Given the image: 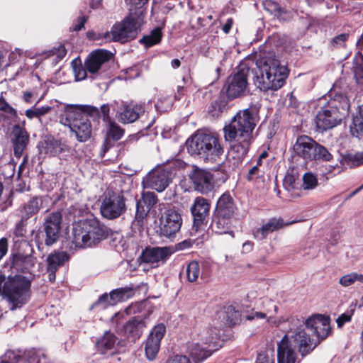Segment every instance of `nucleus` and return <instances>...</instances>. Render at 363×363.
I'll return each instance as SVG.
<instances>
[{
	"label": "nucleus",
	"mask_w": 363,
	"mask_h": 363,
	"mask_svg": "<svg viewBox=\"0 0 363 363\" xmlns=\"http://www.w3.org/2000/svg\"><path fill=\"white\" fill-rule=\"evenodd\" d=\"M259 121L258 111L247 108L240 110L225 124L223 130L224 139L233 143L228 151L226 157L233 162L234 167L242 164L247 156L253 140V131Z\"/></svg>",
	"instance_id": "nucleus-1"
},
{
	"label": "nucleus",
	"mask_w": 363,
	"mask_h": 363,
	"mask_svg": "<svg viewBox=\"0 0 363 363\" xmlns=\"http://www.w3.org/2000/svg\"><path fill=\"white\" fill-rule=\"evenodd\" d=\"M89 116L100 118L99 110L90 105H72L65 106L60 116V122L69 127L79 143L88 141L92 135V126Z\"/></svg>",
	"instance_id": "nucleus-2"
},
{
	"label": "nucleus",
	"mask_w": 363,
	"mask_h": 363,
	"mask_svg": "<svg viewBox=\"0 0 363 363\" xmlns=\"http://www.w3.org/2000/svg\"><path fill=\"white\" fill-rule=\"evenodd\" d=\"M305 325L306 328L313 329L317 340L313 341L305 329L297 328L293 332L292 340L302 358L311 354L321 342L333 334L328 315L315 314L306 320Z\"/></svg>",
	"instance_id": "nucleus-3"
},
{
	"label": "nucleus",
	"mask_w": 363,
	"mask_h": 363,
	"mask_svg": "<svg viewBox=\"0 0 363 363\" xmlns=\"http://www.w3.org/2000/svg\"><path fill=\"white\" fill-rule=\"evenodd\" d=\"M111 234V229L96 218L79 220L73 224L72 243L76 248L92 247Z\"/></svg>",
	"instance_id": "nucleus-4"
},
{
	"label": "nucleus",
	"mask_w": 363,
	"mask_h": 363,
	"mask_svg": "<svg viewBox=\"0 0 363 363\" xmlns=\"http://www.w3.org/2000/svg\"><path fill=\"white\" fill-rule=\"evenodd\" d=\"M32 280L22 274H0V296L8 303L10 311L22 308L31 297Z\"/></svg>",
	"instance_id": "nucleus-5"
},
{
	"label": "nucleus",
	"mask_w": 363,
	"mask_h": 363,
	"mask_svg": "<svg viewBox=\"0 0 363 363\" xmlns=\"http://www.w3.org/2000/svg\"><path fill=\"white\" fill-rule=\"evenodd\" d=\"M262 75L255 77V84L260 89L278 90L286 83L289 69L285 65H281L279 60L273 56H264L257 62Z\"/></svg>",
	"instance_id": "nucleus-6"
},
{
	"label": "nucleus",
	"mask_w": 363,
	"mask_h": 363,
	"mask_svg": "<svg viewBox=\"0 0 363 363\" xmlns=\"http://www.w3.org/2000/svg\"><path fill=\"white\" fill-rule=\"evenodd\" d=\"M188 152L199 156L206 162H213L224 152L220 139L217 134L196 131L186 141Z\"/></svg>",
	"instance_id": "nucleus-7"
},
{
	"label": "nucleus",
	"mask_w": 363,
	"mask_h": 363,
	"mask_svg": "<svg viewBox=\"0 0 363 363\" xmlns=\"http://www.w3.org/2000/svg\"><path fill=\"white\" fill-rule=\"evenodd\" d=\"M349 108V99L346 95L336 94L316 115L317 128L321 130H327L340 124Z\"/></svg>",
	"instance_id": "nucleus-8"
},
{
	"label": "nucleus",
	"mask_w": 363,
	"mask_h": 363,
	"mask_svg": "<svg viewBox=\"0 0 363 363\" xmlns=\"http://www.w3.org/2000/svg\"><path fill=\"white\" fill-rule=\"evenodd\" d=\"M294 156L298 157L308 164L311 162H330L333 157L328 150L312 138L301 135L293 145Z\"/></svg>",
	"instance_id": "nucleus-9"
},
{
	"label": "nucleus",
	"mask_w": 363,
	"mask_h": 363,
	"mask_svg": "<svg viewBox=\"0 0 363 363\" xmlns=\"http://www.w3.org/2000/svg\"><path fill=\"white\" fill-rule=\"evenodd\" d=\"M62 215L59 211L52 212L44 220L43 229H39L34 235V241L38 248L52 246L60 239Z\"/></svg>",
	"instance_id": "nucleus-10"
},
{
	"label": "nucleus",
	"mask_w": 363,
	"mask_h": 363,
	"mask_svg": "<svg viewBox=\"0 0 363 363\" xmlns=\"http://www.w3.org/2000/svg\"><path fill=\"white\" fill-rule=\"evenodd\" d=\"M185 164L182 160L176 159L169 162L162 168L152 172L147 178V186L158 192L163 191L169 186L177 171L184 169Z\"/></svg>",
	"instance_id": "nucleus-11"
},
{
	"label": "nucleus",
	"mask_w": 363,
	"mask_h": 363,
	"mask_svg": "<svg viewBox=\"0 0 363 363\" xmlns=\"http://www.w3.org/2000/svg\"><path fill=\"white\" fill-rule=\"evenodd\" d=\"M182 218L179 210L174 206L164 209L159 218V224L156 230L161 238L172 239L180 230Z\"/></svg>",
	"instance_id": "nucleus-12"
},
{
	"label": "nucleus",
	"mask_w": 363,
	"mask_h": 363,
	"mask_svg": "<svg viewBox=\"0 0 363 363\" xmlns=\"http://www.w3.org/2000/svg\"><path fill=\"white\" fill-rule=\"evenodd\" d=\"M127 211L126 199L123 191H108L103 199L100 213L107 220H115L121 217Z\"/></svg>",
	"instance_id": "nucleus-13"
},
{
	"label": "nucleus",
	"mask_w": 363,
	"mask_h": 363,
	"mask_svg": "<svg viewBox=\"0 0 363 363\" xmlns=\"http://www.w3.org/2000/svg\"><path fill=\"white\" fill-rule=\"evenodd\" d=\"M140 26L139 18L130 13L121 22L112 26L110 31L111 41L124 43L134 40L138 36Z\"/></svg>",
	"instance_id": "nucleus-14"
},
{
	"label": "nucleus",
	"mask_w": 363,
	"mask_h": 363,
	"mask_svg": "<svg viewBox=\"0 0 363 363\" xmlns=\"http://www.w3.org/2000/svg\"><path fill=\"white\" fill-rule=\"evenodd\" d=\"M250 72H253V70L245 63H241L238 66L237 71L228 78L225 94L228 99L233 100L245 94Z\"/></svg>",
	"instance_id": "nucleus-15"
},
{
	"label": "nucleus",
	"mask_w": 363,
	"mask_h": 363,
	"mask_svg": "<svg viewBox=\"0 0 363 363\" xmlns=\"http://www.w3.org/2000/svg\"><path fill=\"white\" fill-rule=\"evenodd\" d=\"M123 316V315L120 313H116L111 321L113 323H116L117 333L119 335L125 336L133 342H135L137 340L140 339L147 327L146 318L140 315L132 317L120 328L118 318Z\"/></svg>",
	"instance_id": "nucleus-16"
},
{
	"label": "nucleus",
	"mask_w": 363,
	"mask_h": 363,
	"mask_svg": "<svg viewBox=\"0 0 363 363\" xmlns=\"http://www.w3.org/2000/svg\"><path fill=\"white\" fill-rule=\"evenodd\" d=\"M210 336L205 339V344L211 347L213 345L214 349H204L199 343H190L188 345V350L191 358L196 362H202L210 357L213 352L218 350L216 347L220 339V334L216 328H210L208 330Z\"/></svg>",
	"instance_id": "nucleus-17"
},
{
	"label": "nucleus",
	"mask_w": 363,
	"mask_h": 363,
	"mask_svg": "<svg viewBox=\"0 0 363 363\" xmlns=\"http://www.w3.org/2000/svg\"><path fill=\"white\" fill-rule=\"evenodd\" d=\"M33 252L32 245L26 240L21 241L17 252L10 257L11 268L23 272L24 269L34 266L35 258L32 255Z\"/></svg>",
	"instance_id": "nucleus-18"
},
{
	"label": "nucleus",
	"mask_w": 363,
	"mask_h": 363,
	"mask_svg": "<svg viewBox=\"0 0 363 363\" xmlns=\"http://www.w3.org/2000/svg\"><path fill=\"white\" fill-rule=\"evenodd\" d=\"M145 111V104L133 101L121 103V106L116 113L119 122L128 124L136 121Z\"/></svg>",
	"instance_id": "nucleus-19"
},
{
	"label": "nucleus",
	"mask_w": 363,
	"mask_h": 363,
	"mask_svg": "<svg viewBox=\"0 0 363 363\" xmlns=\"http://www.w3.org/2000/svg\"><path fill=\"white\" fill-rule=\"evenodd\" d=\"M194 189L203 194L211 191L215 186L213 175L208 171L195 167L189 174Z\"/></svg>",
	"instance_id": "nucleus-20"
},
{
	"label": "nucleus",
	"mask_w": 363,
	"mask_h": 363,
	"mask_svg": "<svg viewBox=\"0 0 363 363\" xmlns=\"http://www.w3.org/2000/svg\"><path fill=\"white\" fill-rule=\"evenodd\" d=\"M166 333V327L163 323L155 325L146 340L145 352L149 360H154L160 350V342Z\"/></svg>",
	"instance_id": "nucleus-21"
},
{
	"label": "nucleus",
	"mask_w": 363,
	"mask_h": 363,
	"mask_svg": "<svg viewBox=\"0 0 363 363\" xmlns=\"http://www.w3.org/2000/svg\"><path fill=\"white\" fill-rule=\"evenodd\" d=\"M211 203L208 199L198 196L191 207V213L193 216V227L198 230L201 225L206 224L209 216Z\"/></svg>",
	"instance_id": "nucleus-22"
},
{
	"label": "nucleus",
	"mask_w": 363,
	"mask_h": 363,
	"mask_svg": "<svg viewBox=\"0 0 363 363\" xmlns=\"http://www.w3.org/2000/svg\"><path fill=\"white\" fill-rule=\"evenodd\" d=\"M113 57V53L105 49H96L91 51L84 61L85 67L90 74H96L102 65L108 62Z\"/></svg>",
	"instance_id": "nucleus-23"
},
{
	"label": "nucleus",
	"mask_w": 363,
	"mask_h": 363,
	"mask_svg": "<svg viewBox=\"0 0 363 363\" xmlns=\"http://www.w3.org/2000/svg\"><path fill=\"white\" fill-rule=\"evenodd\" d=\"M172 255V251L168 247L146 246L138 258L140 263L155 264L160 261H164Z\"/></svg>",
	"instance_id": "nucleus-24"
},
{
	"label": "nucleus",
	"mask_w": 363,
	"mask_h": 363,
	"mask_svg": "<svg viewBox=\"0 0 363 363\" xmlns=\"http://www.w3.org/2000/svg\"><path fill=\"white\" fill-rule=\"evenodd\" d=\"M11 143L13 147V155L16 157L20 158L30 143V134L26 128L19 124L13 125L12 131Z\"/></svg>",
	"instance_id": "nucleus-25"
},
{
	"label": "nucleus",
	"mask_w": 363,
	"mask_h": 363,
	"mask_svg": "<svg viewBox=\"0 0 363 363\" xmlns=\"http://www.w3.org/2000/svg\"><path fill=\"white\" fill-rule=\"evenodd\" d=\"M295 343L291 335H285L277 346V361L278 363H295L296 354L295 352Z\"/></svg>",
	"instance_id": "nucleus-26"
},
{
	"label": "nucleus",
	"mask_w": 363,
	"mask_h": 363,
	"mask_svg": "<svg viewBox=\"0 0 363 363\" xmlns=\"http://www.w3.org/2000/svg\"><path fill=\"white\" fill-rule=\"evenodd\" d=\"M264 10L279 22H289L294 18V13L275 0H263Z\"/></svg>",
	"instance_id": "nucleus-27"
},
{
	"label": "nucleus",
	"mask_w": 363,
	"mask_h": 363,
	"mask_svg": "<svg viewBox=\"0 0 363 363\" xmlns=\"http://www.w3.org/2000/svg\"><path fill=\"white\" fill-rule=\"evenodd\" d=\"M295 223H286L281 217H273L264 223L260 228H257L253 230L254 237L259 240H263L267 238L269 234L278 231L289 225Z\"/></svg>",
	"instance_id": "nucleus-28"
},
{
	"label": "nucleus",
	"mask_w": 363,
	"mask_h": 363,
	"mask_svg": "<svg viewBox=\"0 0 363 363\" xmlns=\"http://www.w3.org/2000/svg\"><path fill=\"white\" fill-rule=\"evenodd\" d=\"M232 223L233 217L213 212L210 228L212 232L216 234L233 235V231L231 230Z\"/></svg>",
	"instance_id": "nucleus-29"
},
{
	"label": "nucleus",
	"mask_w": 363,
	"mask_h": 363,
	"mask_svg": "<svg viewBox=\"0 0 363 363\" xmlns=\"http://www.w3.org/2000/svg\"><path fill=\"white\" fill-rule=\"evenodd\" d=\"M237 210L235 201L229 192L223 193L218 199L213 212L233 218Z\"/></svg>",
	"instance_id": "nucleus-30"
},
{
	"label": "nucleus",
	"mask_w": 363,
	"mask_h": 363,
	"mask_svg": "<svg viewBox=\"0 0 363 363\" xmlns=\"http://www.w3.org/2000/svg\"><path fill=\"white\" fill-rule=\"evenodd\" d=\"M230 99L225 93L220 91L218 96L213 99L207 107L208 115L215 119L219 118L224 111L228 110V104Z\"/></svg>",
	"instance_id": "nucleus-31"
},
{
	"label": "nucleus",
	"mask_w": 363,
	"mask_h": 363,
	"mask_svg": "<svg viewBox=\"0 0 363 363\" xmlns=\"http://www.w3.org/2000/svg\"><path fill=\"white\" fill-rule=\"evenodd\" d=\"M116 340L117 337L114 334L106 332L96 343L97 351L101 354L112 356L114 354L112 350L114 348Z\"/></svg>",
	"instance_id": "nucleus-32"
},
{
	"label": "nucleus",
	"mask_w": 363,
	"mask_h": 363,
	"mask_svg": "<svg viewBox=\"0 0 363 363\" xmlns=\"http://www.w3.org/2000/svg\"><path fill=\"white\" fill-rule=\"evenodd\" d=\"M43 205V199L41 196H34L26 203L19 208L20 217L23 219H29L33 215L38 213Z\"/></svg>",
	"instance_id": "nucleus-33"
},
{
	"label": "nucleus",
	"mask_w": 363,
	"mask_h": 363,
	"mask_svg": "<svg viewBox=\"0 0 363 363\" xmlns=\"http://www.w3.org/2000/svg\"><path fill=\"white\" fill-rule=\"evenodd\" d=\"M69 255L67 252L55 251L49 255L47 258V270H50L52 272H57L59 267L69 261Z\"/></svg>",
	"instance_id": "nucleus-34"
},
{
	"label": "nucleus",
	"mask_w": 363,
	"mask_h": 363,
	"mask_svg": "<svg viewBox=\"0 0 363 363\" xmlns=\"http://www.w3.org/2000/svg\"><path fill=\"white\" fill-rule=\"evenodd\" d=\"M157 201V196L154 192L144 191L142 193L141 199L137 201L136 209L147 210L149 213Z\"/></svg>",
	"instance_id": "nucleus-35"
},
{
	"label": "nucleus",
	"mask_w": 363,
	"mask_h": 363,
	"mask_svg": "<svg viewBox=\"0 0 363 363\" xmlns=\"http://www.w3.org/2000/svg\"><path fill=\"white\" fill-rule=\"evenodd\" d=\"M111 298L109 299L116 306L117 303L124 302L134 295L133 287L125 286L112 290L110 293Z\"/></svg>",
	"instance_id": "nucleus-36"
},
{
	"label": "nucleus",
	"mask_w": 363,
	"mask_h": 363,
	"mask_svg": "<svg viewBox=\"0 0 363 363\" xmlns=\"http://www.w3.org/2000/svg\"><path fill=\"white\" fill-rule=\"evenodd\" d=\"M350 133L352 136L363 139V105L359 106L358 113L353 118Z\"/></svg>",
	"instance_id": "nucleus-37"
},
{
	"label": "nucleus",
	"mask_w": 363,
	"mask_h": 363,
	"mask_svg": "<svg viewBox=\"0 0 363 363\" xmlns=\"http://www.w3.org/2000/svg\"><path fill=\"white\" fill-rule=\"evenodd\" d=\"M201 274V268L199 262L192 260L186 264L185 272L181 274L189 282H196Z\"/></svg>",
	"instance_id": "nucleus-38"
},
{
	"label": "nucleus",
	"mask_w": 363,
	"mask_h": 363,
	"mask_svg": "<svg viewBox=\"0 0 363 363\" xmlns=\"http://www.w3.org/2000/svg\"><path fill=\"white\" fill-rule=\"evenodd\" d=\"M162 38V29L160 27L154 28L150 35H144L139 42L147 48H150L160 43Z\"/></svg>",
	"instance_id": "nucleus-39"
},
{
	"label": "nucleus",
	"mask_w": 363,
	"mask_h": 363,
	"mask_svg": "<svg viewBox=\"0 0 363 363\" xmlns=\"http://www.w3.org/2000/svg\"><path fill=\"white\" fill-rule=\"evenodd\" d=\"M353 72L357 83L363 84V55L359 50L354 58Z\"/></svg>",
	"instance_id": "nucleus-40"
},
{
	"label": "nucleus",
	"mask_w": 363,
	"mask_h": 363,
	"mask_svg": "<svg viewBox=\"0 0 363 363\" xmlns=\"http://www.w3.org/2000/svg\"><path fill=\"white\" fill-rule=\"evenodd\" d=\"M61 145V141L59 140L55 139L52 136H46L45 139L40 142L38 145V147H41L45 154L52 153L55 152V149L57 147H60Z\"/></svg>",
	"instance_id": "nucleus-41"
},
{
	"label": "nucleus",
	"mask_w": 363,
	"mask_h": 363,
	"mask_svg": "<svg viewBox=\"0 0 363 363\" xmlns=\"http://www.w3.org/2000/svg\"><path fill=\"white\" fill-rule=\"evenodd\" d=\"M147 215L148 211L136 209L135 218L131 224L132 228L135 232L140 233L144 230V219Z\"/></svg>",
	"instance_id": "nucleus-42"
},
{
	"label": "nucleus",
	"mask_w": 363,
	"mask_h": 363,
	"mask_svg": "<svg viewBox=\"0 0 363 363\" xmlns=\"http://www.w3.org/2000/svg\"><path fill=\"white\" fill-rule=\"evenodd\" d=\"M109 125L106 137L113 141L119 140L124 134V130L117 125L114 121L108 123Z\"/></svg>",
	"instance_id": "nucleus-43"
},
{
	"label": "nucleus",
	"mask_w": 363,
	"mask_h": 363,
	"mask_svg": "<svg viewBox=\"0 0 363 363\" xmlns=\"http://www.w3.org/2000/svg\"><path fill=\"white\" fill-rule=\"evenodd\" d=\"M86 38L90 41H99L104 40L105 42H111V34L109 31L105 33L96 32L93 30H89L86 33Z\"/></svg>",
	"instance_id": "nucleus-44"
},
{
	"label": "nucleus",
	"mask_w": 363,
	"mask_h": 363,
	"mask_svg": "<svg viewBox=\"0 0 363 363\" xmlns=\"http://www.w3.org/2000/svg\"><path fill=\"white\" fill-rule=\"evenodd\" d=\"M225 313L226 320L230 325H236L240 320V311L236 310L235 308L233 306H228L226 308Z\"/></svg>",
	"instance_id": "nucleus-45"
},
{
	"label": "nucleus",
	"mask_w": 363,
	"mask_h": 363,
	"mask_svg": "<svg viewBox=\"0 0 363 363\" xmlns=\"http://www.w3.org/2000/svg\"><path fill=\"white\" fill-rule=\"evenodd\" d=\"M109 298H111L110 294H107L106 293L100 296L98 300L91 305V308H99L100 309H106L109 306H115Z\"/></svg>",
	"instance_id": "nucleus-46"
},
{
	"label": "nucleus",
	"mask_w": 363,
	"mask_h": 363,
	"mask_svg": "<svg viewBox=\"0 0 363 363\" xmlns=\"http://www.w3.org/2000/svg\"><path fill=\"white\" fill-rule=\"evenodd\" d=\"M318 184V179L315 174L311 172H306L303 176V189H313Z\"/></svg>",
	"instance_id": "nucleus-47"
},
{
	"label": "nucleus",
	"mask_w": 363,
	"mask_h": 363,
	"mask_svg": "<svg viewBox=\"0 0 363 363\" xmlns=\"http://www.w3.org/2000/svg\"><path fill=\"white\" fill-rule=\"evenodd\" d=\"M27 220L28 219H23V217H21L20 220L16 224L15 228L13 229V235L16 238H19L23 239L26 238L27 233ZM22 240L21 241H23Z\"/></svg>",
	"instance_id": "nucleus-48"
},
{
	"label": "nucleus",
	"mask_w": 363,
	"mask_h": 363,
	"mask_svg": "<svg viewBox=\"0 0 363 363\" xmlns=\"http://www.w3.org/2000/svg\"><path fill=\"white\" fill-rule=\"evenodd\" d=\"M350 37L349 33H341L333 37L330 41V45L332 49L340 47H345L346 43Z\"/></svg>",
	"instance_id": "nucleus-49"
},
{
	"label": "nucleus",
	"mask_w": 363,
	"mask_h": 363,
	"mask_svg": "<svg viewBox=\"0 0 363 363\" xmlns=\"http://www.w3.org/2000/svg\"><path fill=\"white\" fill-rule=\"evenodd\" d=\"M67 50L64 45L60 44L57 48H53L47 52V57L55 56L57 62L62 60L67 55Z\"/></svg>",
	"instance_id": "nucleus-50"
},
{
	"label": "nucleus",
	"mask_w": 363,
	"mask_h": 363,
	"mask_svg": "<svg viewBox=\"0 0 363 363\" xmlns=\"http://www.w3.org/2000/svg\"><path fill=\"white\" fill-rule=\"evenodd\" d=\"M345 160L351 166L358 167L363 164V152H357L354 155L348 154L345 157Z\"/></svg>",
	"instance_id": "nucleus-51"
},
{
	"label": "nucleus",
	"mask_w": 363,
	"mask_h": 363,
	"mask_svg": "<svg viewBox=\"0 0 363 363\" xmlns=\"http://www.w3.org/2000/svg\"><path fill=\"white\" fill-rule=\"evenodd\" d=\"M345 160L351 166L358 167L363 164V152H357L354 155L348 154L345 157Z\"/></svg>",
	"instance_id": "nucleus-52"
},
{
	"label": "nucleus",
	"mask_w": 363,
	"mask_h": 363,
	"mask_svg": "<svg viewBox=\"0 0 363 363\" xmlns=\"http://www.w3.org/2000/svg\"><path fill=\"white\" fill-rule=\"evenodd\" d=\"M296 182V178L294 175L291 174H286L283 180V186L286 191H291L297 189Z\"/></svg>",
	"instance_id": "nucleus-53"
},
{
	"label": "nucleus",
	"mask_w": 363,
	"mask_h": 363,
	"mask_svg": "<svg viewBox=\"0 0 363 363\" xmlns=\"http://www.w3.org/2000/svg\"><path fill=\"white\" fill-rule=\"evenodd\" d=\"M74 76L77 81H82L86 78L88 70L86 67L82 66V64L79 65H74Z\"/></svg>",
	"instance_id": "nucleus-54"
},
{
	"label": "nucleus",
	"mask_w": 363,
	"mask_h": 363,
	"mask_svg": "<svg viewBox=\"0 0 363 363\" xmlns=\"http://www.w3.org/2000/svg\"><path fill=\"white\" fill-rule=\"evenodd\" d=\"M354 311L351 310L350 311H347L340 315L336 319V323L338 328H341L346 323H349L352 320V317L353 315Z\"/></svg>",
	"instance_id": "nucleus-55"
},
{
	"label": "nucleus",
	"mask_w": 363,
	"mask_h": 363,
	"mask_svg": "<svg viewBox=\"0 0 363 363\" xmlns=\"http://www.w3.org/2000/svg\"><path fill=\"white\" fill-rule=\"evenodd\" d=\"M357 281V273L352 272L350 274H345L340 277L339 280L340 284L342 286H349L353 284Z\"/></svg>",
	"instance_id": "nucleus-56"
},
{
	"label": "nucleus",
	"mask_w": 363,
	"mask_h": 363,
	"mask_svg": "<svg viewBox=\"0 0 363 363\" xmlns=\"http://www.w3.org/2000/svg\"><path fill=\"white\" fill-rule=\"evenodd\" d=\"M262 171L259 169V167L257 166H253L248 171V173L246 176V179L247 181H255L261 177H262Z\"/></svg>",
	"instance_id": "nucleus-57"
},
{
	"label": "nucleus",
	"mask_w": 363,
	"mask_h": 363,
	"mask_svg": "<svg viewBox=\"0 0 363 363\" xmlns=\"http://www.w3.org/2000/svg\"><path fill=\"white\" fill-rule=\"evenodd\" d=\"M170 101L167 99H158L155 104V107L160 113H164L171 107Z\"/></svg>",
	"instance_id": "nucleus-58"
},
{
	"label": "nucleus",
	"mask_w": 363,
	"mask_h": 363,
	"mask_svg": "<svg viewBox=\"0 0 363 363\" xmlns=\"http://www.w3.org/2000/svg\"><path fill=\"white\" fill-rule=\"evenodd\" d=\"M0 110L12 116L17 114L16 110L13 108L2 96H0Z\"/></svg>",
	"instance_id": "nucleus-59"
},
{
	"label": "nucleus",
	"mask_w": 363,
	"mask_h": 363,
	"mask_svg": "<svg viewBox=\"0 0 363 363\" xmlns=\"http://www.w3.org/2000/svg\"><path fill=\"white\" fill-rule=\"evenodd\" d=\"M88 18L85 16H79L76 22H74L72 26L70 27L72 31H79L84 28V24L87 21Z\"/></svg>",
	"instance_id": "nucleus-60"
},
{
	"label": "nucleus",
	"mask_w": 363,
	"mask_h": 363,
	"mask_svg": "<svg viewBox=\"0 0 363 363\" xmlns=\"http://www.w3.org/2000/svg\"><path fill=\"white\" fill-rule=\"evenodd\" d=\"M165 363H191V362L185 355L176 354L169 357Z\"/></svg>",
	"instance_id": "nucleus-61"
},
{
	"label": "nucleus",
	"mask_w": 363,
	"mask_h": 363,
	"mask_svg": "<svg viewBox=\"0 0 363 363\" xmlns=\"http://www.w3.org/2000/svg\"><path fill=\"white\" fill-rule=\"evenodd\" d=\"M99 113H100V115L101 114L102 115V118H103V121L106 123H109L112 121H113L110 115H109V113H110V106L108 104H103L101 106V111H99Z\"/></svg>",
	"instance_id": "nucleus-62"
},
{
	"label": "nucleus",
	"mask_w": 363,
	"mask_h": 363,
	"mask_svg": "<svg viewBox=\"0 0 363 363\" xmlns=\"http://www.w3.org/2000/svg\"><path fill=\"white\" fill-rule=\"evenodd\" d=\"M113 142L111 139L106 137L101 147V157H103L105 154L113 146Z\"/></svg>",
	"instance_id": "nucleus-63"
},
{
	"label": "nucleus",
	"mask_w": 363,
	"mask_h": 363,
	"mask_svg": "<svg viewBox=\"0 0 363 363\" xmlns=\"http://www.w3.org/2000/svg\"><path fill=\"white\" fill-rule=\"evenodd\" d=\"M256 363H274L267 354L259 353L257 355Z\"/></svg>",
	"instance_id": "nucleus-64"
}]
</instances>
